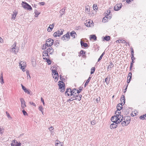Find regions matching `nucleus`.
I'll list each match as a JSON object with an SVG mask.
<instances>
[{"instance_id":"nucleus-13","label":"nucleus","mask_w":146,"mask_h":146,"mask_svg":"<svg viewBox=\"0 0 146 146\" xmlns=\"http://www.w3.org/2000/svg\"><path fill=\"white\" fill-rule=\"evenodd\" d=\"M20 101L21 103V106L22 108L23 109L26 106L25 104V102L23 98L20 99Z\"/></svg>"},{"instance_id":"nucleus-35","label":"nucleus","mask_w":146,"mask_h":146,"mask_svg":"<svg viewBox=\"0 0 146 146\" xmlns=\"http://www.w3.org/2000/svg\"><path fill=\"white\" fill-rule=\"evenodd\" d=\"M0 77V79L1 80V83L2 84H3L4 83V80H3V78L2 73H1V75Z\"/></svg>"},{"instance_id":"nucleus-17","label":"nucleus","mask_w":146,"mask_h":146,"mask_svg":"<svg viewBox=\"0 0 146 146\" xmlns=\"http://www.w3.org/2000/svg\"><path fill=\"white\" fill-rule=\"evenodd\" d=\"M17 14V12L16 11H13V14L12 15L11 19L15 20L16 19V15Z\"/></svg>"},{"instance_id":"nucleus-52","label":"nucleus","mask_w":146,"mask_h":146,"mask_svg":"<svg viewBox=\"0 0 146 146\" xmlns=\"http://www.w3.org/2000/svg\"><path fill=\"white\" fill-rule=\"evenodd\" d=\"M6 113L7 115V116L8 118H11V116H10V114L8 113L7 111L6 112Z\"/></svg>"},{"instance_id":"nucleus-26","label":"nucleus","mask_w":146,"mask_h":146,"mask_svg":"<svg viewBox=\"0 0 146 146\" xmlns=\"http://www.w3.org/2000/svg\"><path fill=\"white\" fill-rule=\"evenodd\" d=\"M121 124L123 126H125L129 124L128 122H127L125 120H124V121L121 122Z\"/></svg>"},{"instance_id":"nucleus-2","label":"nucleus","mask_w":146,"mask_h":146,"mask_svg":"<svg viewBox=\"0 0 146 146\" xmlns=\"http://www.w3.org/2000/svg\"><path fill=\"white\" fill-rule=\"evenodd\" d=\"M80 92V91L77 90L76 88H74L72 90L71 93L70 94V95L74 97V98H76V94H79Z\"/></svg>"},{"instance_id":"nucleus-41","label":"nucleus","mask_w":146,"mask_h":146,"mask_svg":"<svg viewBox=\"0 0 146 146\" xmlns=\"http://www.w3.org/2000/svg\"><path fill=\"white\" fill-rule=\"evenodd\" d=\"M95 71V68L94 67H92L91 69V72L90 74H93Z\"/></svg>"},{"instance_id":"nucleus-29","label":"nucleus","mask_w":146,"mask_h":146,"mask_svg":"<svg viewBox=\"0 0 146 146\" xmlns=\"http://www.w3.org/2000/svg\"><path fill=\"white\" fill-rule=\"evenodd\" d=\"M120 100L122 102V101L123 100V105H124L125 103V96L123 95H122L121 98L120 99Z\"/></svg>"},{"instance_id":"nucleus-37","label":"nucleus","mask_w":146,"mask_h":146,"mask_svg":"<svg viewBox=\"0 0 146 146\" xmlns=\"http://www.w3.org/2000/svg\"><path fill=\"white\" fill-rule=\"evenodd\" d=\"M38 109L39 110L41 111L43 115V108L42 106H40L39 107Z\"/></svg>"},{"instance_id":"nucleus-12","label":"nucleus","mask_w":146,"mask_h":146,"mask_svg":"<svg viewBox=\"0 0 146 146\" xmlns=\"http://www.w3.org/2000/svg\"><path fill=\"white\" fill-rule=\"evenodd\" d=\"M47 50H44L43 51L42 53V56L43 59L45 57H46V58H49L50 56Z\"/></svg>"},{"instance_id":"nucleus-42","label":"nucleus","mask_w":146,"mask_h":146,"mask_svg":"<svg viewBox=\"0 0 146 146\" xmlns=\"http://www.w3.org/2000/svg\"><path fill=\"white\" fill-rule=\"evenodd\" d=\"M139 118L142 120L145 119L144 114L140 116L139 117Z\"/></svg>"},{"instance_id":"nucleus-62","label":"nucleus","mask_w":146,"mask_h":146,"mask_svg":"<svg viewBox=\"0 0 146 146\" xmlns=\"http://www.w3.org/2000/svg\"><path fill=\"white\" fill-rule=\"evenodd\" d=\"M23 90L24 91L25 90H26V88L24 86H23V88H22Z\"/></svg>"},{"instance_id":"nucleus-28","label":"nucleus","mask_w":146,"mask_h":146,"mask_svg":"<svg viewBox=\"0 0 146 146\" xmlns=\"http://www.w3.org/2000/svg\"><path fill=\"white\" fill-rule=\"evenodd\" d=\"M70 35L73 38H75V36L76 35V34L74 31H72L70 33Z\"/></svg>"},{"instance_id":"nucleus-61","label":"nucleus","mask_w":146,"mask_h":146,"mask_svg":"<svg viewBox=\"0 0 146 146\" xmlns=\"http://www.w3.org/2000/svg\"><path fill=\"white\" fill-rule=\"evenodd\" d=\"M131 54L134 53V51H133V48H132L131 49Z\"/></svg>"},{"instance_id":"nucleus-5","label":"nucleus","mask_w":146,"mask_h":146,"mask_svg":"<svg viewBox=\"0 0 146 146\" xmlns=\"http://www.w3.org/2000/svg\"><path fill=\"white\" fill-rule=\"evenodd\" d=\"M54 40L51 38L48 39L46 42V45L47 47L51 46L53 44Z\"/></svg>"},{"instance_id":"nucleus-58","label":"nucleus","mask_w":146,"mask_h":146,"mask_svg":"<svg viewBox=\"0 0 146 146\" xmlns=\"http://www.w3.org/2000/svg\"><path fill=\"white\" fill-rule=\"evenodd\" d=\"M133 0H127L126 2L127 3H129V2H131V1H133Z\"/></svg>"},{"instance_id":"nucleus-45","label":"nucleus","mask_w":146,"mask_h":146,"mask_svg":"<svg viewBox=\"0 0 146 146\" xmlns=\"http://www.w3.org/2000/svg\"><path fill=\"white\" fill-rule=\"evenodd\" d=\"M111 13V11L110 10H108L107 11V13H106V14H107L106 15L107 16H111V15L110 14V13Z\"/></svg>"},{"instance_id":"nucleus-4","label":"nucleus","mask_w":146,"mask_h":146,"mask_svg":"<svg viewBox=\"0 0 146 146\" xmlns=\"http://www.w3.org/2000/svg\"><path fill=\"white\" fill-rule=\"evenodd\" d=\"M16 42H15L12 45V48L11 49V51L13 52H14L15 54H16L17 52H18V49H17L16 48Z\"/></svg>"},{"instance_id":"nucleus-55","label":"nucleus","mask_w":146,"mask_h":146,"mask_svg":"<svg viewBox=\"0 0 146 146\" xmlns=\"http://www.w3.org/2000/svg\"><path fill=\"white\" fill-rule=\"evenodd\" d=\"M56 146H62L60 143H57L56 144Z\"/></svg>"},{"instance_id":"nucleus-57","label":"nucleus","mask_w":146,"mask_h":146,"mask_svg":"<svg viewBox=\"0 0 146 146\" xmlns=\"http://www.w3.org/2000/svg\"><path fill=\"white\" fill-rule=\"evenodd\" d=\"M39 4H40L41 5H44L45 4V3L44 2H40Z\"/></svg>"},{"instance_id":"nucleus-36","label":"nucleus","mask_w":146,"mask_h":146,"mask_svg":"<svg viewBox=\"0 0 146 146\" xmlns=\"http://www.w3.org/2000/svg\"><path fill=\"white\" fill-rule=\"evenodd\" d=\"M77 100L76 97V98H74V97L73 96V97H72L70 99H68L67 100V101L69 102V101H72L73 100Z\"/></svg>"},{"instance_id":"nucleus-59","label":"nucleus","mask_w":146,"mask_h":146,"mask_svg":"<svg viewBox=\"0 0 146 146\" xmlns=\"http://www.w3.org/2000/svg\"><path fill=\"white\" fill-rule=\"evenodd\" d=\"M54 129V128L52 127H51L49 128V130L50 131H51L53 130Z\"/></svg>"},{"instance_id":"nucleus-53","label":"nucleus","mask_w":146,"mask_h":146,"mask_svg":"<svg viewBox=\"0 0 146 146\" xmlns=\"http://www.w3.org/2000/svg\"><path fill=\"white\" fill-rule=\"evenodd\" d=\"M17 143V141L15 140H13L12 143H13L14 144H16V143Z\"/></svg>"},{"instance_id":"nucleus-64","label":"nucleus","mask_w":146,"mask_h":146,"mask_svg":"<svg viewBox=\"0 0 146 146\" xmlns=\"http://www.w3.org/2000/svg\"><path fill=\"white\" fill-rule=\"evenodd\" d=\"M30 104L32 105H33V106H36V104L34 103L33 102H32V103H31V102H30Z\"/></svg>"},{"instance_id":"nucleus-1","label":"nucleus","mask_w":146,"mask_h":146,"mask_svg":"<svg viewBox=\"0 0 146 146\" xmlns=\"http://www.w3.org/2000/svg\"><path fill=\"white\" fill-rule=\"evenodd\" d=\"M59 83L58 84L59 88L60 89V92H63L65 90V84L64 82L62 81H59L58 82Z\"/></svg>"},{"instance_id":"nucleus-47","label":"nucleus","mask_w":146,"mask_h":146,"mask_svg":"<svg viewBox=\"0 0 146 146\" xmlns=\"http://www.w3.org/2000/svg\"><path fill=\"white\" fill-rule=\"evenodd\" d=\"M4 129L2 127H0V133L2 134L4 131Z\"/></svg>"},{"instance_id":"nucleus-23","label":"nucleus","mask_w":146,"mask_h":146,"mask_svg":"<svg viewBox=\"0 0 146 146\" xmlns=\"http://www.w3.org/2000/svg\"><path fill=\"white\" fill-rule=\"evenodd\" d=\"M80 44L82 46L86 47L88 46V44L87 43L84 42L82 40H81Z\"/></svg>"},{"instance_id":"nucleus-51","label":"nucleus","mask_w":146,"mask_h":146,"mask_svg":"<svg viewBox=\"0 0 146 146\" xmlns=\"http://www.w3.org/2000/svg\"><path fill=\"white\" fill-rule=\"evenodd\" d=\"M46 46L47 45H46V44L44 45V44L43 46L42 47V50H44L46 48Z\"/></svg>"},{"instance_id":"nucleus-22","label":"nucleus","mask_w":146,"mask_h":146,"mask_svg":"<svg viewBox=\"0 0 146 146\" xmlns=\"http://www.w3.org/2000/svg\"><path fill=\"white\" fill-rule=\"evenodd\" d=\"M79 54H82V57L84 58H86V52L83 50H81Z\"/></svg>"},{"instance_id":"nucleus-7","label":"nucleus","mask_w":146,"mask_h":146,"mask_svg":"<svg viewBox=\"0 0 146 146\" xmlns=\"http://www.w3.org/2000/svg\"><path fill=\"white\" fill-rule=\"evenodd\" d=\"M63 33V31L62 30L60 29V30H58L56 32H55L53 35L55 37L57 36H59L61 35H62Z\"/></svg>"},{"instance_id":"nucleus-15","label":"nucleus","mask_w":146,"mask_h":146,"mask_svg":"<svg viewBox=\"0 0 146 146\" xmlns=\"http://www.w3.org/2000/svg\"><path fill=\"white\" fill-rule=\"evenodd\" d=\"M72 92L71 89L70 88H67L66 90V91L65 92V94L66 95H67L68 96H69L70 95V94H71Z\"/></svg>"},{"instance_id":"nucleus-43","label":"nucleus","mask_w":146,"mask_h":146,"mask_svg":"<svg viewBox=\"0 0 146 146\" xmlns=\"http://www.w3.org/2000/svg\"><path fill=\"white\" fill-rule=\"evenodd\" d=\"M35 17H38V16L40 14V13L39 12H38L36 10L35 11Z\"/></svg>"},{"instance_id":"nucleus-18","label":"nucleus","mask_w":146,"mask_h":146,"mask_svg":"<svg viewBox=\"0 0 146 146\" xmlns=\"http://www.w3.org/2000/svg\"><path fill=\"white\" fill-rule=\"evenodd\" d=\"M123 105V103H121V104L119 103L117 104V111H120L122 108V106Z\"/></svg>"},{"instance_id":"nucleus-3","label":"nucleus","mask_w":146,"mask_h":146,"mask_svg":"<svg viewBox=\"0 0 146 146\" xmlns=\"http://www.w3.org/2000/svg\"><path fill=\"white\" fill-rule=\"evenodd\" d=\"M22 7L24 9H27V10H32V8L28 4L25 2H22Z\"/></svg>"},{"instance_id":"nucleus-38","label":"nucleus","mask_w":146,"mask_h":146,"mask_svg":"<svg viewBox=\"0 0 146 146\" xmlns=\"http://www.w3.org/2000/svg\"><path fill=\"white\" fill-rule=\"evenodd\" d=\"M65 9H62L61 10L60 13L61 14V15L62 16L65 13Z\"/></svg>"},{"instance_id":"nucleus-9","label":"nucleus","mask_w":146,"mask_h":146,"mask_svg":"<svg viewBox=\"0 0 146 146\" xmlns=\"http://www.w3.org/2000/svg\"><path fill=\"white\" fill-rule=\"evenodd\" d=\"M116 115L113 116L111 118V120L112 122L118 124L120 122V121H118Z\"/></svg>"},{"instance_id":"nucleus-56","label":"nucleus","mask_w":146,"mask_h":146,"mask_svg":"<svg viewBox=\"0 0 146 146\" xmlns=\"http://www.w3.org/2000/svg\"><path fill=\"white\" fill-rule=\"evenodd\" d=\"M60 80H62L61 81H62L63 79H64L61 75H60Z\"/></svg>"},{"instance_id":"nucleus-24","label":"nucleus","mask_w":146,"mask_h":146,"mask_svg":"<svg viewBox=\"0 0 146 146\" xmlns=\"http://www.w3.org/2000/svg\"><path fill=\"white\" fill-rule=\"evenodd\" d=\"M117 42L123 43L124 44H127V42L125 41L123 39H119L116 41Z\"/></svg>"},{"instance_id":"nucleus-16","label":"nucleus","mask_w":146,"mask_h":146,"mask_svg":"<svg viewBox=\"0 0 146 146\" xmlns=\"http://www.w3.org/2000/svg\"><path fill=\"white\" fill-rule=\"evenodd\" d=\"M132 73L131 72L129 73L127 76V83L129 84L132 78Z\"/></svg>"},{"instance_id":"nucleus-39","label":"nucleus","mask_w":146,"mask_h":146,"mask_svg":"<svg viewBox=\"0 0 146 146\" xmlns=\"http://www.w3.org/2000/svg\"><path fill=\"white\" fill-rule=\"evenodd\" d=\"M105 54L104 52H103L102 54H101V55L100 56V57L98 59V62L100 61V60L102 59V57Z\"/></svg>"},{"instance_id":"nucleus-21","label":"nucleus","mask_w":146,"mask_h":146,"mask_svg":"<svg viewBox=\"0 0 146 146\" xmlns=\"http://www.w3.org/2000/svg\"><path fill=\"white\" fill-rule=\"evenodd\" d=\"M46 50L50 54H52L54 52V49L52 47L49 48Z\"/></svg>"},{"instance_id":"nucleus-10","label":"nucleus","mask_w":146,"mask_h":146,"mask_svg":"<svg viewBox=\"0 0 146 146\" xmlns=\"http://www.w3.org/2000/svg\"><path fill=\"white\" fill-rule=\"evenodd\" d=\"M70 38V36L69 35V33L68 32L66 34L63 35L62 38V39L63 40L66 41V40L67 39L68 40Z\"/></svg>"},{"instance_id":"nucleus-6","label":"nucleus","mask_w":146,"mask_h":146,"mask_svg":"<svg viewBox=\"0 0 146 146\" xmlns=\"http://www.w3.org/2000/svg\"><path fill=\"white\" fill-rule=\"evenodd\" d=\"M52 72L53 74H54V76H53V78H54V81L56 82L59 78L58 74L57 71L55 70H52Z\"/></svg>"},{"instance_id":"nucleus-34","label":"nucleus","mask_w":146,"mask_h":146,"mask_svg":"<svg viewBox=\"0 0 146 146\" xmlns=\"http://www.w3.org/2000/svg\"><path fill=\"white\" fill-rule=\"evenodd\" d=\"M110 37L109 36H106L104 37V40L106 41H108L110 39Z\"/></svg>"},{"instance_id":"nucleus-32","label":"nucleus","mask_w":146,"mask_h":146,"mask_svg":"<svg viewBox=\"0 0 146 146\" xmlns=\"http://www.w3.org/2000/svg\"><path fill=\"white\" fill-rule=\"evenodd\" d=\"M93 39L94 40H97V37L95 35H90V39Z\"/></svg>"},{"instance_id":"nucleus-31","label":"nucleus","mask_w":146,"mask_h":146,"mask_svg":"<svg viewBox=\"0 0 146 146\" xmlns=\"http://www.w3.org/2000/svg\"><path fill=\"white\" fill-rule=\"evenodd\" d=\"M82 95L81 94H76V98L78 101H80L81 99Z\"/></svg>"},{"instance_id":"nucleus-33","label":"nucleus","mask_w":146,"mask_h":146,"mask_svg":"<svg viewBox=\"0 0 146 146\" xmlns=\"http://www.w3.org/2000/svg\"><path fill=\"white\" fill-rule=\"evenodd\" d=\"M11 145L12 146H21V143H18L17 141V143H16V144H14L13 143H11Z\"/></svg>"},{"instance_id":"nucleus-19","label":"nucleus","mask_w":146,"mask_h":146,"mask_svg":"<svg viewBox=\"0 0 146 146\" xmlns=\"http://www.w3.org/2000/svg\"><path fill=\"white\" fill-rule=\"evenodd\" d=\"M130 120H131V117L130 116H125L124 117V119H123V120H125L127 122H128L129 123V124L130 122Z\"/></svg>"},{"instance_id":"nucleus-49","label":"nucleus","mask_w":146,"mask_h":146,"mask_svg":"<svg viewBox=\"0 0 146 146\" xmlns=\"http://www.w3.org/2000/svg\"><path fill=\"white\" fill-rule=\"evenodd\" d=\"M24 92L25 93H27L29 94H31V91H30V90H28L27 89H26V90H25L24 91Z\"/></svg>"},{"instance_id":"nucleus-14","label":"nucleus","mask_w":146,"mask_h":146,"mask_svg":"<svg viewBox=\"0 0 146 146\" xmlns=\"http://www.w3.org/2000/svg\"><path fill=\"white\" fill-rule=\"evenodd\" d=\"M116 116H117V118L118 121H120V122L122 121L123 118V116L122 115L120 114H116Z\"/></svg>"},{"instance_id":"nucleus-25","label":"nucleus","mask_w":146,"mask_h":146,"mask_svg":"<svg viewBox=\"0 0 146 146\" xmlns=\"http://www.w3.org/2000/svg\"><path fill=\"white\" fill-rule=\"evenodd\" d=\"M111 18V16H106L105 17H104L103 19L102 20V22L104 23H105L106 22L107 20L106 19L108 18V19H110Z\"/></svg>"},{"instance_id":"nucleus-54","label":"nucleus","mask_w":146,"mask_h":146,"mask_svg":"<svg viewBox=\"0 0 146 146\" xmlns=\"http://www.w3.org/2000/svg\"><path fill=\"white\" fill-rule=\"evenodd\" d=\"M41 101L43 103V105L44 106L45 103L44 102V100L42 98H41Z\"/></svg>"},{"instance_id":"nucleus-30","label":"nucleus","mask_w":146,"mask_h":146,"mask_svg":"<svg viewBox=\"0 0 146 146\" xmlns=\"http://www.w3.org/2000/svg\"><path fill=\"white\" fill-rule=\"evenodd\" d=\"M44 59H45L46 60V61L47 62L48 65H50L51 64V60L49 59V58H46V57H45L44 58Z\"/></svg>"},{"instance_id":"nucleus-20","label":"nucleus","mask_w":146,"mask_h":146,"mask_svg":"<svg viewBox=\"0 0 146 146\" xmlns=\"http://www.w3.org/2000/svg\"><path fill=\"white\" fill-rule=\"evenodd\" d=\"M117 123L113 122V123L111 124L110 126V128L111 129H113L115 128L117 126Z\"/></svg>"},{"instance_id":"nucleus-44","label":"nucleus","mask_w":146,"mask_h":146,"mask_svg":"<svg viewBox=\"0 0 146 146\" xmlns=\"http://www.w3.org/2000/svg\"><path fill=\"white\" fill-rule=\"evenodd\" d=\"M90 80H89L88 79V80H86V82H85L84 84V87H85L88 84V83L90 81Z\"/></svg>"},{"instance_id":"nucleus-40","label":"nucleus","mask_w":146,"mask_h":146,"mask_svg":"<svg viewBox=\"0 0 146 146\" xmlns=\"http://www.w3.org/2000/svg\"><path fill=\"white\" fill-rule=\"evenodd\" d=\"M93 9L95 11L96 10H97V9H98V8L97 6V5H96L95 4H94L93 5Z\"/></svg>"},{"instance_id":"nucleus-8","label":"nucleus","mask_w":146,"mask_h":146,"mask_svg":"<svg viewBox=\"0 0 146 146\" xmlns=\"http://www.w3.org/2000/svg\"><path fill=\"white\" fill-rule=\"evenodd\" d=\"M19 66L21 68L23 72H25L26 67V63L23 61H21L19 64Z\"/></svg>"},{"instance_id":"nucleus-50","label":"nucleus","mask_w":146,"mask_h":146,"mask_svg":"<svg viewBox=\"0 0 146 146\" xmlns=\"http://www.w3.org/2000/svg\"><path fill=\"white\" fill-rule=\"evenodd\" d=\"M22 112L23 113V115H28L27 113L24 110H22Z\"/></svg>"},{"instance_id":"nucleus-63","label":"nucleus","mask_w":146,"mask_h":146,"mask_svg":"<svg viewBox=\"0 0 146 146\" xmlns=\"http://www.w3.org/2000/svg\"><path fill=\"white\" fill-rule=\"evenodd\" d=\"M58 43L59 44V43H58V40H56V41H55V42H54V45H56V44H57V43Z\"/></svg>"},{"instance_id":"nucleus-27","label":"nucleus","mask_w":146,"mask_h":146,"mask_svg":"<svg viewBox=\"0 0 146 146\" xmlns=\"http://www.w3.org/2000/svg\"><path fill=\"white\" fill-rule=\"evenodd\" d=\"M114 66V65L112 62H110L109 65L108 66V69L111 68H112Z\"/></svg>"},{"instance_id":"nucleus-60","label":"nucleus","mask_w":146,"mask_h":146,"mask_svg":"<svg viewBox=\"0 0 146 146\" xmlns=\"http://www.w3.org/2000/svg\"><path fill=\"white\" fill-rule=\"evenodd\" d=\"M3 39H2V38L0 37V42L1 43H2L3 42Z\"/></svg>"},{"instance_id":"nucleus-46","label":"nucleus","mask_w":146,"mask_h":146,"mask_svg":"<svg viewBox=\"0 0 146 146\" xmlns=\"http://www.w3.org/2000/svg\"><path fill=\"white\" fill-rule=\"evenodd\" d=\"M108 78L107 77L105 79V82H106L107 84H109L110 83L109 81H110V79H109L108 81Z\"/></svg>"},{"instance_id":"nucleus-11","label":"nucleus","mask_w":146,"mask_h":146,"mask_svg":"<svg viewBox=\"0 0 146 146\" xmlns=\"http://www.w3.org/2000/svg\"><path fill=\"white\" fill-rule=\"evenodd\" d=\"M121 3L117 4L114 7V9L115 11H117L120 9L122 7Z\"/></svg>"},{"instance_id":"nucleus-48","label":"nucleus","mask_w":146,"mask_h":146,"mask_svg":"<svg viewBox=\"0 0 146 146\" xmlns=\"http://www.w3.org/2000/svg\"><path fill=\"white\" fill-rule=\"evenodd\" d=\"M54 27V24H52V25H50L49 27H48V28H49L51 30H52V29Z\"/></svg>"}]
</instances>
